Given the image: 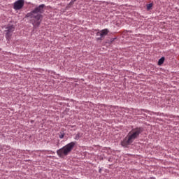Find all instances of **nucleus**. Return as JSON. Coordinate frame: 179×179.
<instances>
[{"mask_svg": "<svg viewBox=\"0 0 179 179\" xmlns=\"http://www.w3.org/2000/svg\"><path fill=\"white\" fill-rule=\"evenodd\" d=\"M165 59H166V58H165L164 57H162L158 60L157 65H159V66H162V65H163V64H164Z\"/></svg>", "mask_w": 179, "mask_h": 179, "instance_id": "0eeeda50", "label": "nucleus"}, {"mask_svg": "<svg viewBox=\"0 0 179 179\" xmlns=\"http://www.w3.org/2000/svg\"><path fill=\"white\" fill-rule=\"evenodd\" d=\"M75 2H76V0H71L68 4V8H71V6H73Z\"/></svg>", "mask_w": 179, "mask_h": 179, "instance_id": "1a4fd4ad", "label": "nucleus"}, {"mask_svg": "<svg viewBox=\"0 0 179 179\" xmlns=\"http://www.w3.org/2000/svg\"><path fill=\"white\" fill-rule=\"evenodd\" d=\"M75 126H71V128H73Z\"/></svg>", "mask_w": 179, "mask_h": 179, "instance_id": "f3484780", "label": "nucleus"}, {"mask_svg": "<svg viewBox=\"0 0 179 179\" xmlns=\"http://www.w3.org/2000/svg\"><path fill=\"white\" fill-rule=\"evenodd\" d=\"M81 137H82V136L80 135V133H78V134H76V137H75V139H76V141H78V140H79L80 138H81Z\"/></svg>", "mask_w": 179, "mask_h": 179, "instance_id": "f8f14e48", "label": "nucleus"}, {"mask_svg": "<svg viewBox=\"0 0 179 179\" xmlns=\"http://www.w3.org/2000/svg\"><path fill=\"white\" fill-rule=\"evenodd\" d=\"M101 32L100 31L96 32V36H101Z\"/></svg>", "mask_w": 179, "mask_h": 179, "instance_id": "4468645a", "label": "nucleus"}, {"mask_svg": "<svg viewBox=\"0 0 179 179\" xmlns=\"http://www.w3.org/2000/svg\"><path fill=\"white\" fill-rule=\"evenodd\" d=\"M143 131H145V129L142 127L132 129L123 141L120 142L121 146H122V148H128L129 145L134 143V141H135V139H138V138H139V136L142 132H143Z\"/></svg>", "mask_w": 179, "mask_h": 179, "instance_id": "f03ea898", "label": "nucleus"}, {"mask_svg": "<svg viewBox=\"0 0 179 179\" xmlns=\"http://www.w3.org/2000/svg\"><path fill=\"white\" fill-rule=\"evenodd\" d=\"M101 171H102V169H101V168H100V169H99V174H101Z\"/></svg>", "mask_w": 179, "mask_h": 179, "instance_id": "2eb2a0df", "label": "nucleus"}, {"mask_svg": "<svg viewBox=\"0 0 179 179\" xmlns=\"http://www.w3.org/2000/svg\"><path fill=\"white\" fill-rule=\"evenodd\" d=\"M102 40H104V37L101 36L99 38H96V41H101Z\"/></svg>", "mask_w": 179, "mask_h": 179, "instance_id": "ddd939ff", "label": "nucleus"}, {"mask_svg": "<svg viewBox=\"0 0 179 179\" xmlns=\"http://www.w3.org/2000/svg\"><path fill=\"white\" fill-rule=\"evenodd\" d=\"M117 38H118V37L111 38L110 39V42H108V44H113V43H114V41H115V40H117Z\"/></svg>", "mask_w": 179, "mask_h": 179, "instance_id": "9d476101", "label": "nucleus"}, {"mask_svg": "<svg viewBox=\"0 0 179 179\" xmlns=\"http://www.w3.org/2000/svg\"><path fill=\"white\" fill-rule=\"evenodd\" d=\"M15 27L13 24H8L6 27L4 33H6L5 37L7 41H10L13 32L15 31Z\"/></svg>", "mask_w": 179, "mask_h": 179, "instance_id": "20e7f679", "label": "nucleus"}, {"mask_svg": "<svg viewBox=\"0 0 179 179\" xmlns=\"http://www.w3.org/2000/svg\"><path fill=\"white\" fill-rule=\"evenodd\" d=\"M106 43V44H108V43H110V40H107Z\"/></svg>", "mask_w": 179, "mask_h": 179, "instance_id": "dca6fc26", "label": "nucleus"}, {"mask_svg": "<svg viewBox=\"0 0 179 179\" xmlns=\"http://www.w3.org/2000/svg\"><path fill=\"white\" fill-rule=\"evenodd\" d=\"M23 6H24V0H17L13 3V9L15 10H20V9H23Z\"/></svg>", "mask_w": 179, "mask_h": 179, "instance_id": "39448f33", "label": "nucleus"}, {"mask_svg": "<svg viewBox=\"0 0 179 179\" xmlns=\"http://www.w3.org/2000/svg\"><path fill=\"white\" fill-rule=\"evenodd\" d=\"M64 136H65V133L61 131L59 134V138H60V139H64Z\"/></svg>", "mask_w": 179, "mask_h": 179, "instance_id": "9b49d317", "label": "nucleus"}, {"mask_svg": "<svg viewBox=\"0 0 179 179\" xmlns=\"http://www.w3.org/2000/svg\"><path fill=\"white\" fill-rule=\"evenodd\" d=\"M76 145V142H71L68 143L67 145H64L62 148L57 150V155L60 157V159H64L65 156H68L72 150H73V148H75V145Z\"/></svg>", "mask_w": 179, "mask_h": 179, "instance_id": "7ed1b4c3", "label": "nucleus"}, {"mask_svg": "<svg viewBox=\"0 0 179 179\" xmlns=\"http://www.w3.org/2000/svg\"><path fill=\"white\" fill-rule=\"evenodd\" d=\"M147 8V10H152V8H153V3H149L146 5Z\"/></svg>", "mask_w": 179, "mask_h": 179, "instance_id": "6e6552de", "label": "nucleus"}, {"mask_svg": "<svg viewBox=\"0 0 179 179\" xmlns=\"http://www.w3.org/2000/svg\"><path fill=\"white\" fill-rule=\"evenodd\" d=\"M45 10V4H41L26 14L25 17L31 19L30 22H31L33 24V31L41 24V22H43V18L44 17L43 13H44Z\"/></svg>", "mask_w": 179, "mask_h": 179, "instance_id": "f257e3e1", "label": "nucleus"}, {"mask_svg": "<svg viewBox=\"0 0 179 179\" xmlns=\"http://www.w3.org/2000/svg\"><path fill=\"white\" fill-rule=\"evenodd\" d=\"M108 33H110V31L108 30V29H102L101 30V37H106V36H107V34H108Z\"/></svg>", "mask_w": 179, "mask_h": 179, "instance_id": "423d86ee", "label": "nucleus"}]
</instances>
